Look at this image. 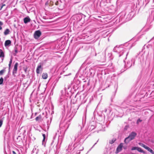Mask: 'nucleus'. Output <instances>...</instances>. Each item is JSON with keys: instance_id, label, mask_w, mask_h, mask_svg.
I'll return each mask as SVG.
<instances>
[{"instance_id": "nucleus-1", "label": "nucleus", "mask_w": 154, "mask_h": 154, "mask_svg": "<svg viewBox=\"0 0 154 154\" xmlns=\"http://www.w3.org/2000/svg\"><path fill=\"white\" fill-rule=\"evenodd\" d=\"M137 135V134L136 132H132L128 137L125 138L124 142L126 144L128 143L130 141L134 139Z\"/></svg>"}, {"instance_id": "nucleus-2", "label": "nucleus", "mask_w": 154, "mask_h": 154, "mask_svg": "<svg viewBox=\"0 0 154 154\" xmlns=\"http://www.w3.org/2000/svg\"><path fill=\"white\" fill-rule=\"evenodd\" d=\"M138 144L140 146H141L142 147L144 148L145 149L147 150L148 151L151 152L152 154H154V151L151 149L148 146L145 145L144 144L141 143H138Z\"/></svg>"}, {"instance_id": "nucleus-3", "label": "nucleus", "mask_w": 154, "mask_h": 154, "mask_svg": "<svg viewBox=\"0 0 154 154\" xmlns=\"http://www.w3.org/2000/svg\"><path fill=\"white\" fill-rule=\"evenodd\" d=\"M44 114L43 113L42 114L36 117L35 118V120L36 121H39L42 120H44L45 119H46L47 117L45 118L44 117Z\"/></svg>"}, {"instance_id": "nucleus-4", "label": "nucleus", "mask_w": 154, "mask_h": 154, "mask_svg": "<svg viewBox=\"0 0 154 154\" xmlns=\"http://www.w3.org/2000/svg\"><path fill=\"white\" fill-rule=\"evenodd\" d=\"M41 35V32L39 30L35 31L34 34V37L35 39H38Z\"/></svg>"}, {"instance_id": "nucleus-5", "label": "nucleus", "mask_w": 154, "mask_h": 154, "mask_svg": "<svg viewBox=\"0 0 154 154\" xmlns=\"http://www.w3.org/2000/svg\"><path fill=\"white\" fill-rule=\"evenodd\" d=\"M123 147V143H121L118 146L116 151V153H118L121 151L122 150Z\"/></svg>"}, {"instance_id": "nucleus-6", "label": "nucleus", "mask_w": 154, "mask_h": 154, "mask_svg": "<svg viewBox=\"0 0 154 154\" xmlns=\"http://www.w3.org/2000/svg\"><path fill=\"white\" fill-rule=\"evenodd\" d=\"M86 96L87 94L86 93L84 94L81 96L80 98L82 100V104L86 102L87 101V98L86 97Z\"/></svg>"}, {"instance_id": "nucleus-7", "label": "nucleus", "mask_w": 154, "mask_h": 154, "mask_svg": "<svg viewBox=\"0 0 154 154\" xmlns=\"http://www.w3.org/2000/svg\"><path fill=\"white\" fill-rule=\"evenodd\" d=\"M41 63H39L36 69V72L37 74H39L40 72L42 71L43 68L42 67Z\"/></svg>"}, {"instance_id": "nucleus-8", "label": "nucleus", "mask_w": 154, "mask_h": 154, "mask_svg": "<svg viewBox=\"0 0 154 154\" xmlns=\"http://www.w3.org/2000/svg\"><path fill=\"white\" fill-rule=\"evenodd\" d=\"M74 149H75L77 151H82L83 149V147L80 144H79L77 146L74 147Z\"/></svg>"}, {"instance_id": "nucleus-9", "label": "nucleus", "mask_w": 154, "mask_h": 154, "mask_svg": "<svg viewBox=\"0 0 154 154\" xmlns=\"http://www.w3.org/2000/svg\"><path fill=\"white\" fill-rule=\"evenodd\" d=\"M18 65V63H16L14 65V68L13 71V75H14L15 74H16L17 73V70Z\"/></svg>"}, {"instance_id": "nucleus-10", "label": "nucleus", "mask_w": 154, "mask_h": 154, "mask_svg": "<svg viewBox=\"0 0 154 154\" xmlns=\"http://www.w3.org/2000/svg\"><path fill=\"white\" fill-rule=\"evenodd\" d=\"M87 112V109H86L85 113L84 114V115L82 118V125L83 127L84 126V124H85L86 122V113Z\"/></svg>"}, {"instance_id": "nucleus-11", "label": "nucleus", "mask_w": 154, "mask_h": 154, "mask_svg": "<svg viewBox=\"0 0 154 154\" xmlns=\"http://www.w3.org/2000/svg\"><path fill=\"white\" fill-rule=\"evenodd\" d=\"M31 19L29 17H27L24 18L23 19L24 22L26 24L30 21Z\"/></svg>"}, {"instance_id": "nucleus-12", "label": "nucleus", "mask_w": 154, "mask_h": 154, "mask_svg": "<svg viewBox=\"0 0 154 154\" xmlns=\"http://www.w3.org/2000/svg\"><path fill=\"white\" fill-rule=\"evenodd\" d=\"M77 95H76L75 96L72 98L71 100V102L73 104L76 103L77 101Z\"/></svg>"}, {"instance_id": "nucleus-13", "label": "nucleus", "mask_w": 154, "mask_h": 154, "mask_svg": "<svg viewBox=\"0 0 154 154\" xmlns=\"http://www.w3.org/2000/svg\"><path fill=\"white\" fill-rule=\"evenodd\" d=\"M11 41L9 40H6L5 43V47L9 46L11 44Z\"/></svg>"}, {"instance_id": "nucleus-14", "label": "nucleus", "mask_w": 154, "mask_h": 154, "mask_svg": "<svg viewBox=\"0 0 154 154\" xmlns=\"http://www.w3.org/2000/svg\"><path fill=\"white\" fill-rule=\"evenodd\" d=\"M10 30L8 29H6L5 30L4 33L5 35H6L9 34L10 32Z\"/></svg>"}, {"instance_id": "nucleus-15", "label": "nucleus", "mask_w": 154, "mask_h": 154, "mask_svg": "<svg viewBox=\"0 0 154 154\" xmlns=\"http://www.w3.org/2000/svg\"><path fill=\"white\" fill-rule=\"evenodd\" d=\"M4 56H5L3 52L2 49H0V57H4Z\"/></svg>"}, {"instance_id": "nucleus-16", "label": "nucleus", "mask_w": 154, "mask_h": 154, "mask_svg": "<svg viewBox=\"0 0 154 154\" xmlns=\"http://www.w3.org/2000/svg\"><path fill=\"white\" fill-rule=\"evenodd\" d=\"M42 78L44 79H46L48 77V74L47 73H43L42 75Z\"/></svg>"}, {"instance_id": "nucleus-17", "label": "nucleus", "mask_w": 154, "mask_h": 154, "mask_svg": "<svg viewBox=\"0 0 154 154\" xmlns=\"http://www.w3.org/2000/svg\"><path fill=\"white\" fill-rule=\"evenodd\" d=\"M137 150L138 151H139L140 152H143V153H145V152H144V151L143 150L141 149V148L140 147H137Z\"/></svg>"}, {"instance_id": "nucleus-18", "label": "nucleus", "mask_w": 154, "mask_h": 154, "mask_svg": "<svg viewBox=\"0 0 154 154\" xmlns=\"http://www.w3.org/2000/svg\"><path fill=\"white\" fill-rule=\"evenodd\" d=\"M18 53V50L17 48H14V52L13 53V55L14 56H16L17 54Z\"/></svg>"}, {"instance_id": "nucleus-19", "label": "nucleus", "mask_w": 154, "mask_h": 154, "mask_svg": "<svg viewBox=\"0 0 154 154\" xmlns=\"http://www.w3.org/2000/svg\"><path fill=\"white\" fill-rule=\"evenodd\" d=\"M116 140V139L115 138H113L111 140H110L109 142V143L111 144H112L113 143H114L115 141Z\"/></svg>"}, {"instance_id": "nucleus-20", "label": "nucleus", "mask_w": 154, "mask_h": 154, "mask_svg": "<svg viewBox=\"0 0 154 154\" xmlns=\"http://www.w3.org/2000/svg\"><path fill=\"white\" fill-rule=\"evenodd\" d=\"M87 64L86 63L85 61L82 65L81 66V69H82L84 67H85L86 66V65Z\"/></svg>"}, {"instance_id": "nucleus-21", "label": "nucleus", "mask_w": 154, "mask_h": 154, "mask_svg": "<svg viewBox=\"0 0 154 154\" xmlns=\"http://www.w3.org/2000/svg\"><path fill=\"white\" fill-rule=\"evenodd\" d=\"M12 58H11V59H10V62H9V69L10 68L11 66V63H12Z\"/></svg>"}, {"instance_id": "nucleus-22", "label": "nucleus", "mask_w": 154, "mask_h": 154, "mask_svg": "<svg viewBox=\"0 0 154 154\" xmlns=\"http://www.w3.org/2000/svg\"><path fill=\"white\" fill-rule=\"evenodd\" d=\"M87 68V67H85V70L83 71V75H84V76H86V69Z\"/></svg>"}, {"instance_id": "nucleus-23", "label": "nucleus", "mask_w": 154, "mask_h": 154, "mask_svg": "<svg viewBox=\"0 0 154 154\" xmlns=\"http://www.w3.org/2000/svg\"><path fill=\"white\" fill-rule=\"evenodd\" d=\"M3 79L2 77H1L0 79V85L2 84L3 82Z\"/></svg>"}, {"instance_id": "nucleus-24", "label": "nucleus", "mask_w": 154, "mask_h": 154, "mask_svg": "<svg viewBox=\"0 0 154 154\" xmlns=\"http://www.w3.org/2000/svg\"><path fill=\"white\" fill-rule=\"evenodd\" d=\"M5 71L4 69H2L0 71V75H2L3 73Z\"/></svg>"}, {"instance_id": "nucleus-25", "label": "nucleus", "mask_w": 154, "mask_h": 154, "mask_svg": "<svg viewBox=\"0 0 154 154\" xmlns=\"http://www.w3.org/2000/svg\"><path fill=\"white\" fill-rule=\"evenodd\" d=\"M3 121L2 119L0 120V128L2 126L3 124Z\"/></svg>"}, {"instance_id": "nucleus-26", "label": "nucleus", "mask_w": 154, "mask_h": 154, "mask_svg": "<svg viewBox=\"0 0 154 154\" xmlns=\"http://www.w3.org/2000/svg\"><path fill=\"white\" fill-rule=\"evenodd\" d=\"M137 147H133L131 149L132 150H136V149L137 150Z\"/></svg>"}, {"instance_id": "nucleus-27", "label": "nucleus", "mask_w": 154, "mask_h": 154, "mask_svg": "<svg viewBox=\"0 0 154 154\" xmlns=\"http://www.w3.org/2000/svg\"><path fill=\"white\" fill-rule=\"evenodd\" d=\"M42 136L43 137V138L45 139L46 138V136L45 135V134H42Z\"/></svg>"}, {"instance_id": "nucleus-28", "label": "nucleus", "mask_w": 154, "mask_h": 154, "mask_svg": "<svg viewBox=\"0 0 154 154\" xmlns=\"http://www.w3.org/2000/svg\"><path fill=\"white\" fill-rule=\"evenodd\" d=\"M45 139L43 138V140H42V144L43 145L44 143L45 142Z\"/></svg>"}, {"instance_id": "nucleus-29", "label": "nucleus", "mask_w": 154, "mask_h": 154, "mask_svg": "<svg viewBox=\"0 0 154 154\" xmlns=\"http://www.w3.org/2000/svg\"><path fill=\"white\" fill-rule=\"evenodd\" d=\"M3 23L2 22L0 21V26H2L3 25Z\"/></svg>"}, {"instance_id": "nucleus-30", "label": "nucleus", "mask_w": 154, "mask_h": 154, "mask_svg": "<svg viewBox=\"0 0 154 154\" xmlns=\"http://www.w3.org/2000/svg\"><path fill=\"white\" fill-rule=\"evenodd\" d=\"M70 147H71V146H70V145H69V146H68V150H71V148H70Z\"/></svg>"}, {"instance_id": "nucleus-31", "label": "nucleus", "mask_w": 154, "mask_h": 154, "mask_svg": "<svg viewBox=\"0 0 154 154\" xmlns=\"http://www.w3.org/2000/svg\"><path fill=\"white\" fill-rule=\"evenodd\" d=\"M141 121H142L141 120H140V119H138L137 120V123H138L139 122H141Z\"/></svg>"}, {"instance_id": "nucleus-32", "label": "nucleus", "mask_w": 154, "mask_h": 154, "mask_svg": "<svg viewBox=\"0 0 154 154\" xmlns=\"http://www.w3.org/2000/svg\"><path fill=\"white\" fill-rule=\"evenodd\" d=\"M12 154H17L14 151H12Z\"/></svg>"}, {"instance_id": "nucleus-33", "label": "nucleus", "mask_w": 154, "mask_h": 154, "mask_svg": "<svg viewBox=\"0 0 154 154\" xmlns=\"http://www.w3.org/2000/svg\"><path fill=\"white\" fill-rule=\"evenodd\" d=\"M3 7H2V5L0 6V10H1L2 9Z\"/></svg>"}, {"instance_id": "nucleus-34", "label": "nucleus", "mask_w": 154, "mask_h": 154, "mask_svg": "<svg viewBox=\"0 0 154 154\" xmlns=\"http://www.w3.org/2000/svg\"><path fill=\"white\" fill-rule=\"evenodd\" d=\"M2 7H3L4 6H5V4H3L2 5Z\"/></svg>"}, {"instance_id": "nucleus-35", "label": "nucleus", "mask_w": 154, "mask_h": 154, "mask_svg": "<svg viewBox=\"0 0 154 154\" xmlns=\"http://www.w3.org/2000/svg\"><path fill=\"white\" fill-rule=\"evenodd\" d=\"M79 152H77V153H78V154H79L80 153V151H78Z\"/></svg>"}, {"instance_id": "nucleus-36", "label": "nucleus", "mask_w": 154, "mask_h": 154, "mask_svg": "<svg viewBox=\"0 0 154 154\" xmlns=\"http://www.w3.org/2000/svg\"><path fill=\"white\" fill-rule=\"evenodd\" d=\"M2 29V27L1 26H0V30Z\"/></svg>"}, {"instance_id": "nucleus-37", "label": "nucleus", "mask_w": 154, "mask_h": 154, "mask_svg": "<svg viewBox=\"0 0 154 154\" xmlns=\"http://www.w3.org/2000/svg\"><path fill=\"white\" fill-rule=\"evenodd\" d=\"M8 76L7 75L6 77H5V78H8Z\"/></svg>"}, {"instance_id": "nucleus-38", "label": "nucleus", "mask_w": 154, "mask_h": 154, "mask_svg": "<svg viewBox=\"0 0 154 154\" xmlns=\"http://www.w3.org/2000/svg\"><path fill=\"white\" fill-rule=\"evenodd\" d=\"M124 148L125 149H126V147H124Z\"/></svg>"}, {"instance_id": "nucleus-39", "label": "nucleus", "mask_w": 154, "mask_h": 154, "mask_svg": "<svg viewBox=\"0 0 154 154\" xmlns=\"http://www.w3.org/2000/svg\"><path fill=\"white\" fill-rule=\"evenodd\" d=\"M152 142L153 143H154V140L153 141H152Z\"/></svg>"}, {"instance_id": "nucleus-40", "label": "nucleus", "mask_w": 154, "mask_h": 154, "mask_svg": "<svg viewBox=\"0 0 154 154\" xmlns=\"http://www.w3.org/2000/svg\"><path fill=\"white\" fill-rule=\"evenodd\" d=\"M25 72H26V69H25Z\"/></svg>"}, {"instance_id": "nucleus-41", "label": "nucleus", "mask_w": 154, "mask_h": 154, "mask_svg": "<svg viewBox=\"0 0 154 154\" xmlns=\"http://www.w3.org/2000/svg\"><path fill=\"white\" fill-rule=\"evenodd\" d=\"M75 139H76V138H75V139H74V140H75Z\"/></svg>"}, {"instance_id": "nucleus-42", "label": "nucleus", "mask_w": 154, "mask_h": 154, "mask_svg": "<svg viewBox=\"0 0 154 154\" xmlns=\"http://www.w3.org/2000/svg\"><path fill=\"white\" fill-rule=\"evenodd\" d=\"M36 113H35V115H36Z\"/></svg>"}, {"instance_id": "nucleus-43", "label": "nucleus", "mask_w": 154, "mask_h": 154, "mask_svg": "<svg viewBox=\"0 0 154 154\" xmlns=\"http://www.w3.org/2000/svg\"><path fill=\"white\" fill-rule=\"evenodd\" d=\"M39 86H40V85H39V86H38V88H39Z\"/></svg>"}, {"instance_id": "nucleus-44", "label": "nucleus", "mask_w": 154, "mask_h": 154, "mask_svg": "<svg viewBox=\"0 0 154 154\" xmlns=\"http://www.w3.org/2000/svg\"><path fill=\"white\" fill-rule=\"evenodd\" d=\"M82 127H81V129H82Z\"/></svg>"}, {"instance_id": "nucleus-45", "label": "nucleus", "mask_w": 154, "mask_h": 154, "mask_svg": "<svg viewBox=\"0 0 154 154\" xmlns=\"http://www.w3.org/2000/svg\"><path fill=\"white\" fill-rule=\"evenodd\" d=\"M3 60V59H2V60Z\"/></svg>"}]
</instances>
